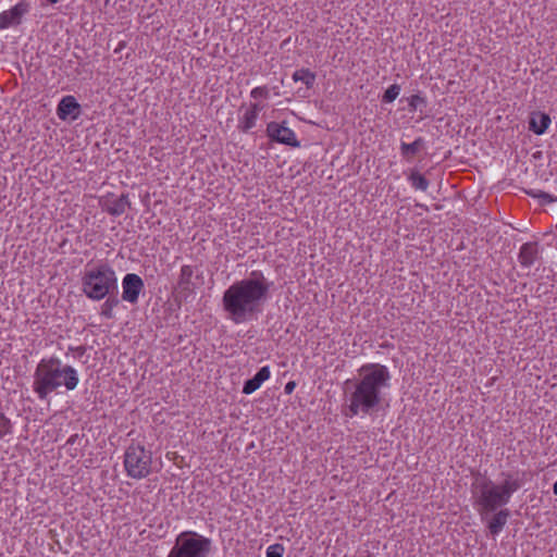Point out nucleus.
<instances>
[{"instance_id":"1","label":"nucleus","mask_w":557,"mask_h":557,"mask_svg":"<svg viewBox=\"0 0 557 557\" xmlns=\"http://www.w3.org/2000/svg\"><path fill=\"white\" fill-rule=\"evenodd\" d=\"M271 283L260 271L234 282L223 294L222 305L226 319L234 324H244L255 320L262 311Z\"/></svg>"},{"instance_id":"2","label":"nucleus","mask_w":557,"mask_h":557,"mask_svg":"<svg viewBox=\"0 0 557 557\" xmlns=\"http://www.w3.org/2000/svg\"><path fill=\"white\" fill-rule=\"evenodd\" d=\"M358 377L347 395L349 417L366 416L379 408L384 389L389 387L391 373L386 366L375 362L362 364Z\"/></svg>"},{"instance_id":"3","label":"nucleus","mask_w":557,"mask_h":557,"mask_svg":"<svg viewBox=\"0 0 557 557\" xmlns=\"http://www.w3.org/2000/svg\"><path fill=\"white\" fill-rule=\"evenodd\" d=\"M33 379V392L40 400H47L62 386L66 391H74L79 383L77 370L64 364L58 357L42 358L36 366Z\"/></svg>"},{"instance_id":"4","label":"nucleus","mask_w":557,"mask_h":557,"mask_svg":"<svg viewBox=\"0 0 557 557\" xmlns=\"http://www.w3.org/2000/svg\"><path fill=\"white\" fill-rule=\"evenodd\" d=\"M502 476L499 483L483 476L476 478L472 483L473 505L481 517L506 506L522 486V481L517 474L503 473Z\"/></svg>"},{"instance_id":"5","label":"nucleus","mask_w":557,"mask_h":557,"mask_svg":"<svg viewBox=\"0 0 557 557\" xmlns=\"http://www.w3.org/2000/svg\"><path fill=\"white\" fill-rule=\"evenodd\" d=\"M82 284L86 297L91 300H101L117 288V278L111 267L100 263L85 269Z\"/></svg>"},{"instance_id":"6","label":"nucleus","mask_w":557,"mask_h":557,"mask_svg":"<svg viewBox=\"0 0 557 557\" xmlns=\"http://www.w3.org/2000/svg\"><path fill=\"white\" fill-rule=\"evenodd\" d=\"M124 467L128 476L143 479L150 473L151 454L143 446H129L124 454Z\"/></svg>"},{"instance_id":"7","label":"nucleus","mask_w":557,"mask_h":557,"mask_svg":"<svg viewBox=\"0 0 557 557\" xmlns=\"http://www.w3.org/2000/svg\"><path fill=\"white\" fill-rule=\"evenodd\" d=\"M211 549V540L191 534L176 539V557H207Z\"/></svg>"},{"instance_id":"8","label":"nucleus","mask_w":557,"mask_h":557,"mask_svg":"<svg viewBox=\"0 0 557 557\" xmlns=\"http://www.w3.org/2000/svg\"><path fill=\"white\" fill-rule=\"evenodd\" d=\"M99 206L108 214L120 216L125 213L127 208H131V202L126 194H122L121 196L108 194L99 199Z\"/></svg>"},{"instance_id":"9","label":"nucleus","mask_w":557,"mask_h":557,"mask_svg":"<svg viewBox=\"0 0 557 557\" xmlns=\"http://www.w3.org/2000/svg\"><path fill=\"white\" fill-rule=\"evenodd\" d=\"M267 134L272 140L276 143L295 148L300 146V143L297 140L294 131L283 124H278L276 122L269 123L267 126Z\"/></svg>"},{"instance_id":"10","label":"nucleus","mask_w":557,"mask_h":557,"mask_svg":"<svg viewBox=\"0 0 557 557\" xmlns=\"http://www.w3.org/2000/svg\"><path fill=\"white\" fill-rule=\"evenodd\" d=\"M122 299L127 302L135 304L144 288V282L137 274L128 273L122 281Z\"/></svg>"},{"instance_id":"11","label":"nucleus","mask_w":557,"mask_h":557,"mask_svg":"<svg viewBox=\"0 0 557 557\" xmlns=\"http://www.w3.org/2000/svg\"><path fill=\"white\" fill-rule=\"evenodd\" d=\"M29 3L25 0H22L12 9L3 11L0 14V29L20 25L23 15L29 11Z\"/></svg>"},{"instance_id":"12","label":"nucleus","mask_w":557,"mask_h":557,"mask_svg":"<svg viewBox=\"0 0 557 557\" xmlns=\"http://www.w3.org/2000/svg\"><path fill=\"white\" fill-rule=\"evenodd\" d=\"M82 113V107L74 96L63 97L57 108L58 117L62 121H75Z\"/></svg>"},{"instance_id":"13","label":"nucleus","mask_w":557,"mask_h":557,"mask_svg":"<svg viewBox=\"0 0 557 557\" xmlns=\"http://www.w3.org/2000/svg\"><path fill=\"white\" fill-rule=\"evenodd\" d=\"M271 377V370L269 366H264L259 369V371L255 374L252 379H249L245 382L243 386V393L245 395H250L259 389L262 384Z\"/></svg>"},{"instance_id":"14","label":"nucleus","mask_w":557,"mask_h":557,"mask_svg":"<svg viewBox=\"0 0 557 557\" xmlns=\"http://www.w3.org/2000/svg\"><path fill=\"white\" fill-rule=\"evenodd\" d=\"M510 511L507 508L494 511L493 517L487 522V529L493 536L498 535L506 525Z\"/></svg>"},{"instance_id":"15","label":"nucleus","mask_w":557,"mask_h":557,"mask_svg":"<svg viewBox=\"0 0 557 557\" xmlns=\"http://www.w3.org/2000/svg\"><path fill=\"white\" fill-rule=\"evenodd\" d=\"M550 117L546 113H533L529 121V129L536 135H542L546 132L550 124Z\"/></svg>"},{"instance_id":"16","label":"nucleus","mask_w":557,"mask_h":557,"mask_svg":"<svg viewBox=\"0 0 557 557\" xmlns=\"http://www.w3.org/2000/svg\"><path fill=\"white\" fill-rule=\"evenodd\" d=\"M520 233L511 227V226H506L503 231V233L496 238V242H502L503 244H510V243H516V242H524L523 244H537V239L535 240H531V239H525V238H522V237H519ZM488 240H495L494 237L490 238Z\"/></svg>"},{"instance_id":"17","label":"nucleus","mask_w":557,"mask_h":557,"mask_svg":"<svg viewBox=\"0 0 557 557\" xmlns=\"http://www.w3.org/2000/svg\"><path fill=\"white\" fill-rule=\"evenodd\" d=\"M260 110H261V108H260V106L258 103L251 104L250 109H248L245 112L238 128L242 132L247 133L249 129L255 127L256 121H257V117H258V113H259Z\"/></svg>"},{"instance_id":"18","label":"nucleus","mask_w":557,"mask_h":557,"mask_svg":"<svg viewBox=\"0 0 557 557\" xmlns=\"http://www.w3.org/2000/svg\"><path fill=\"white\" fill-rule=\"evenodd\" d=\"M537 257L536 246H521L519 261L523 267H530Z\"/></svg>"},{"instance_id":"19","label":"nucleus","mask_w":557,"mask_h":557,"mask_svg":"<svg viewBox=\"0 0 557 557\" xmlns=\"http://www.w3.org/2000/svg\"><path fill=\"white\" fill-rule=\"evenodd\" d=\"M423 145H424V140L421 137L417 138L411 144L403 143L400 146L401 154L405 158H412L420 151V149L423 147Z\"/></svg>"},{"instance_id":"20","label":"nucleus","mask_w":557,"mask_h":557,"mask_svg":"<svg viewBox=\"0 0 557 557\" xmlns=\"http://www.w3.org/2000/svg\"><path fill=\"white\" fill-rule=\"evenodd\" d=\"M293 79L295 82H302L308 88H310L314 84L315 74L309 69H300L293 74Z\"/></svg>"},{"instance_id":"21","label":"nucleus","mask_w":557,"mask_h":557,"mask_svg":"<svg viewBox=\"0 0 557 557\" xmlns=\"http://www.w3.org/2000/svg\"><path fill=\"white\" fill-rule=\"evenodd\" d=\"M409 181L416 189H420L422 191H425L429 187V181L419 172L412 171Z\"/></svg>"},{"instance_id":"22","label":"nucleus","mask_w":557,"mask_h":557,"mask_svg":"<svg viewBox=\"0 0 557 557\" xmlns=\"http://www.w3.org/2000/svg\"><path fill=\"white\" fill-rule=\"evenodd\" d=\"M13 433L11 420L0 410V440Z\"/></svg>"},{"instance_id":"23","label":"nucleus","mask_w":557,"mask_h":557,"mask_svg":"<svg viewBox=\"0 0 557 557\" xmlns=\"http://www.w3.org/2000/svg\"><path fill=\"white\" fill-rule=\"evenodd\" d=\"M399 92L400 86L397 84H393L385 90L382 97V101L385 103H391L398 97Z\"/></svg>"},{"instance_id":"24","label":"nucleus","mask_w":557,"mask_h":557,"mask_svg":"<svg viewBox=\"0 0 557 557\" xmlns=\"http://www.w3.org/2000/svg\"><path fill=\"white\" fill-rule=\"evenodd\" d=\"M116 304V299H107L101 306L100 314L107 319L113 318V308Z\"/></svg>"},{"instance_id":"25","label":"nucleus","mask_w":557,"mask_h":557,"mask_svg":"<svg viewBox=\"0 0 557 557\" xmlns=\"http://www.w3.org/2000/svg\"><path fill=\"white\" fill-rule=\"evenodd\" d=\"M284 547L281 544H273L267 548V557H283Z\"/></svg>"},{"instance_id":"26","label":"nucleus","mask_w":557,"mask_h":557,"mask_svg":"<svg viewBox=\"0 0 557 557\" xmlns=\"http://www.w3.org/2000/svg\"><path fill=\"white\" fill-rule=\"evenodd\" d=\"M425 99L419 95H413L409 99V110L416 111L420 106H425Z\"/></svg>"},{"instance_id":"27","label":"nucleus","mask_w":557,"mask_h":557,"mask_svg":"<svg viewBox=\"0 0 557 557\" xmlns=\"http://www.w3.org/2000/svg\"><path fill=\"white\" fill-rule=\"evenodd\" d=\"M529 195L542 199L544 203H550V202H554L557 200V198L550 196L549 194H547L545 191H537V193L530 191Z\"/></svg>"},{"instance_id":"28","label":"nucleus","mask_w":557,"mask_h":557,"mask_svg":"<svg viewBox=\"0 0 557 557\" xmlns=\"http://www.w3.org/2000/svg\"><path fill=\"white\" fill-rule=\"evenodd\" d=\"M251 97L257 98H267L269 96V90L265 86L262 87H256L250 92Z\"/></svg>"},{"instance_id":"29","label":"nucleus","mask_w":557,"mask_h":557,"mask_svg":"<svg viewBox=\"0 0 557 557\" xmlns=\"http://www.w3.org/2000/svg\"><path fill=\"white\" fill-rule=\"evenodd\" d=\"M295 387H296V383L294 381L287 382L284 387L285 394H287V395L292 394L294 392Z\"/></svg>"},{"instance_id":"30","label":"nucleus","mask_w":557,"mask_h":557,"mask_svg":"<svg viewBox=\"0 0 557 557\" xmlns=\"http://www.w3.org/2000/svg\"><path fill=\"white\" fill-rule=\"evenodd\" d=\"M181 272H182V278H183V280H184L185 277H189V276H191V274H193V270H191V268H190V267H188V265L183 267Z\"/></svg>"},{"instance_id":"31","label":"nucleus","mask_w":557,"mask_h":557,"mask_svg":"<svg viewBox=\"0 0 557 557\" xmlns=\"http://www.w3.org/2000/svg\"><path fill=\"white\" fill-rule=\"evenodd\" d=\"M168 557H174V547L171 548V550L169 552Z\"/></svg>"},{"instance_id":"32","label":"nucleus","mask_w":557,"mask_h":557,"mask_svg":"<svg viewBox=\"0 0 557 557\" xmlns=\"http://www.w3.org/2000/svg\"><path fill=\"white\" fill-rule=\"evenodd\" d=\"M47 1H48L49 3H51V4H54V3L59 2L60 0H47Z\"/></svg>"},{"instance_id":"33","label":"nucleus","mask_w":557,"mask_h":557,"mask_svg":"<svg viewBox=\"0 0 557 557\" xmlns=\"http://www.w3.org/2000/svg\"><path fill=\"white\" fill-rule=\"evenodd\" d=\"M554 493L557 495V481L554 484Z\"/></svg>"},{"instance_id":"34","label":"nucleus","mask_w":557,"mask_h":557,"mask_svg":"<svg viewBox=\"0 0 557 557\" xmlns=\"http://www.w3.org/2000/svg\"><path fill=\"white\" fill-rule=\"evenodd\" d=\"M0 557H3L2 554H0Z\"/></svg>"}]
</instances>
